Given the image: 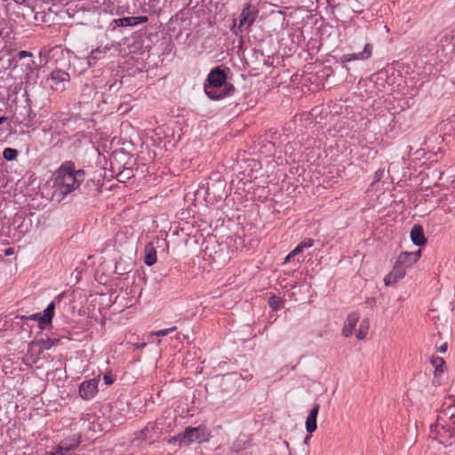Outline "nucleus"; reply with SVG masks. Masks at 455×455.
Listing matches in <instances>:
<instances>
[{"label":"nucleus","instance_id":"1","mask_svg":"<svg viewBox=\"0 0 455 455\" xmlns=\"http://www.w3.org/2000/svg\"><path fill=\"white\" fill-rule=\"evenodd\" d=\"M84 180V172L76 170L72 162H66L55 172L53 188L55 193L64 196L76 190Z\"/></svg>","mask_w":455,"mask_h":455},{"label":"nucleus","instance_id":"2","mask_svg":"<svg viewBox=\"0 0 455 455\" xmlns=\"http://www.w3.org/2000/svg\"><path fill=\"white\" fill-rule=\"evenodd\" d=\"M431 433L440 443L452 444L450 441L455 438V405H449L439 412L435 424L431 426Z\"/></svg>","mask_w":455,"mask_h":455},{"label":"nucleus","instance_id":"3","mask_svg":"<svg viewBox=\"0 0 455 455\" xmlns=\"http://www.w3.org/2000/svg\"><path fill=\"white\" fill-rule=\"evenodd\" d=\"M226 74L220 68L212 69L204 85L206 95L212 100H220L227 95Z\"/></svg>","mask_w":455,"mask_h":455},{"label":"nucleus","instance_id":"4","mask_svg":"<svg viewBox=\"0 0 455 455\" xmlns=\"http://www.w3.org/2000/svg\"><path fill=\"white\" fill-rule=\"evenodd\" d=\"M209 438V433L203 427H187L184 432L179 435L174 440H178L180 444H190L192 443H203Z\"/></svg>","mask_w":455,"mask_h":455},{"label":"nucleus","instance_id":"5","mask_svg":"<svg viewBox=\"0 0 455 455\" xmlns=\"http://www.w3.org/2000/svg\"><path fill=\"white\" fill-rule=\"evenodd\" d=\"M48 81L52 89L63 91L66 84L69 81V74L66 71L56 69L51 73Z\"/></svg>","mask_w":455,"mask_h":455},{"label":"nucleus","instance_id":"6","mask_svg":"<svg viewBox=\"0 0 455 455\" xmlns=\"http://www.w3.org/2000/svg\"><path fill=\"white\" fill-rule=\"evenodd\" d=\"M100 379L94 378L82 382L79 386V395L84 400L92 399L98 392Z\"/></svg>","mask_w":455,"mask_h":455},{"label":"nucleus","instance_id":"7","mask_svg":"<svg viewBox=\"0 0 455 455\" xmlns=\"http://www.w3.org/2000/svg\"><path fill=\"white\" fill-rule=\"evenodd\" d=\"M55 309V302L52 301L48 304L47 307L44 310V314H33L28 319L35 320L38 322V325L40 329H44V327L52 323V317L54 315Z\"/></svg>","mask_w":455,"mask_h":455},{"label":"nucleus","instance_id":"8","mask_svg":"<svg viewBox=\"0 0 455 455\" xmlns=\"http://www.w3.org/2000/svg\"><path fill=\"white\" fill-rule=\"evenodd\" d=\"M79 441L74 439L72 441H62L59 446L51 452H47L44 455H76L74 450L78 446Z\"/></svg>","mask_w":455,"mask_h":455},{"label":"nucleus","instance_id":"9","mask_svg":"<svg viewBox=\"0 0 455 455\" xmlns=\"http://www.w3.org/2000/svg\"><path fill=\"white\" fill-rule=\"evenodd\" d=\"M405 274V267H403L396 261L391 272L385 276L384 283L387 286L394 285L397 281L404 277Z\"/></svg>","mask_w":455,"mask_h":455},{"label":"nucleus","instance_id":"10","mask_svg":"<svg viewBox=\"0 0 455 455\" xmlns=\"http://www.w3.org/2000/svg\"><path fill=\"white\" fill-rule=\"evenodd\" d=\"M372 53V46L370 44L364 45L363 51L357 53H347L341 57L342 62H350L354 60H364L369 59Z\"/></svg>","mask_w":455,"mask_h":455},{"label":"nucleus","instance_id":"11","mask_svg":"<svg viewBox=\"0 0 455 455\" xmlns=\"http://www.w3.org/2000/svg\"><path fill=\"white\" fill-rule=\"evenodd\" d=\"M421 256L420 251H415V252H402L398 258L397 262L402 265L403 267H405V269L411 267L412 265H414L419 259Z\"/></svg>","mask_w":455,"mask_h":455},{"label":"nucleus","instance_id":"12","mask_svg":"<svg viewBox=\"0 0 455 455\" xmlns=\"http://www.w3.org/2000/svg\"><path fill=\"white\" fill-rule=\"evenodd\" d=\"M359 314L355 312H353L347 315L344 326L342 328V335L345 338L352 336L355 327L356 326L359 321Z\"/></svg>","mask_w":455,"mask_h":455},{"label":"nucleus","instance_id":"13","mask_svg":"<svg viewBox=\"0 0 455 455\" xmlns=\"http://www.w3.org/2000/svg\"><path fill=\"white\" fill-rule=\"evenodd\" d=\"M148 20L147 16L124 17L114 20L117 27H134L136 25L146 23Z\"/></svg>","mask_w":455,"mask_h":455},{"label":"nucleus","instance_id":"14","mask_svg":"<svg viewBox=\"0 0 455 455\" xmlns=\"http://www.w3.org/2000/svg\"><path fill=\"white\" fill-rule=\"evenodd\" d=\"M319 409H320V405L318 403H315L310 410V411L307 415V418L306 419L305 426H306L307 431L309 434L315 431V429L317 427L316 419H317V415L319 412Z\"/></svg>","mask_w":455,"mask_h":455},{"label":"nucleus","instance_id":"15","mask_svg":"<svg viewBox=\"0 0 455 455\" xmlns=\"http://www.w3.org/2000/svg\"><path fill=\"white\" fill-rule=\"evenodd\" d=\"M410 236L411 242L417 246H422L427 243L423 228L419 225H414L412 227Z\"/></svg>","mask_w":455,"mask_h":455},{"label":"nucleus","instance_id":"16","mask_svg":"<svg viewBox=\"0 0 455 455\" xmlns=\"http://www.w3.org/2000/svg\"><path fill=\"white\" fill-rule=\"evenodd\" d=\"M255 20V14L251 12L250 5L248 4L245 8H243L241 13L240 19V28H249Z\"/></svg>","mask_w":455,"mask_h":455},{"label":"nucleus","instance_id":"17","mask_svg":"<svg viewBox=\"0 0 455 455\" xmlns=\"http://www.w3.org/2000/svg\"><path fill=\"white\" fill-rule=\"evenodd\" d=\"M144 251H145V259H144L145 264L148 266H153L157 260L156 251L153 243H147L145 245Z\"/></svg>","mask_w":455,"mask_h":455},{"label":"nucleus","instance_id":"18","mask_svg":"<svg viewBox=\"0 0 455 455\" xmlns=\"http://www.w3.org/2000/svg\"><path fill=\"white\" fill-rule=\"evenodd\" d=\"M108 51V47H103V48L99 47L97 49L92 50L88 58V66L93 65L96 60L103 58L107 54Z\"/></svg>","mask_w":455,"mask_h":455},{"label":"nucleus","instance_id":"19","mask_svg":"<svg viewBox=\"0 0 455 455\" xmlns=\"http://www.w3.org/2000/svg\"><path fill=\"white\" fill-rule=\"evenodd\" d=\"M59 342L58 339H41L40 341L36 343L30 344L31 347L33 346H38L40 349H50L52 346H55Z\"/></svg>","mask_w":455,"mask_h":455},{"label":"nucleus","instance_id":"20","mask_svg":"<svg viewBox=\"0 0 455 455\" xmlns=\"http://www.w3.org/2000/svg\"><path fill=\"white\" fill-rule=\"evenodd\" d=\"M368 331H369V323L367 320H363V322H361V323L359 325V329L356 332V338L358 339H364L368 333Z\"/></svg>","mask_w":455,"mask_h":455},{"label":"nucleus","instance_id":"21","mask_svg":"<svg viewBox=\"0 0 455 455\" xmlns=\"http://www.w3.org/2000/svg\"><path fill=\"white\" fill-rule=\"evenodd\" d=\"M3 156L8 161H12L18 156V151L14 148H6L3 152Z\"/></svg>","mask_w":455,"mask_h":455},{"label":"nucleus","instance_id":"22","mask_svg":"<svg viewBox=\"0 0 455 455\" xmlns=\"http://www.w3.org/2000/svg\"><path fill=\"white\" fill-rule=\"evenodd\" d=\"M268 303L269 306L275 310L280 309L283 307V300L276 296L270 297Z\"/></svg>","mask_w":455,"mask_h":455},{"label":"nucleus","instance_id":"23","mask_svg":"<svg viewBox=\"0 0 455 455\" xmlns=\"http://www.w3.org/2000/svg\"><path fill=\"white\" fill-rule=\"evenodd\" d=\"M175 331H176V327L173 326V327H171V328H166V329H163V330L152 332V333H150V335L151 336L164 337V336H166V335H168L170 333H172Z\"/></svg>","mask_w":455,"mask_h":455},{"label":"nucleus","instance_id":"24","mask_svg":"<svg viewBox=\"0 0 455 455\" xmlns=\"http://www.w3.org/2000/svg\"><path fill=\"white\" fill-rule=\"evenodd\" d=\"M433 364L435 366L436 371H443V366L444 364V361L441 357H437L432 361Z\"/></svg>","mask_w":455,"mask_h":455},{"label":"nucleus","instance_id":"25","mask_svg":"<svg viewBox=\"0 0 455 455\" xmlns=\"http://www.w3.org/2000/svg\"><path fill=\"white\" fill-rule=\"evenodd\" d=\"M384 174H385L384 169H379L378 171H376L373 175V182L379 181L384 177Z\"/></svg>","mask_w":455,"mask_h":455},{"label":"nucleus","instance_id":"26","mask_svg":"<svg viewBox=\"0 0 455 455\" xmlns=\"http://www.w3.org/2000/svg\"><path fill=\"white\" fill-rule=\"evenodd\" d=\"M299 244L305 250V249L310 248L314 245V240L311 238H307V239L304 240L303 242H301Z\"/></svg>","mask_w":455,"mask_h":455},{"label":"nucleus","instance_id":"27","mask_svg":"<svg viewBox=\"0 0 455 455\" xmlns=\"http://www.w3.org/2000/svg\"><path fill=\"white\" fill-rule=\"evenodd\" d=\"M304 251V249L301 247V245L299 243L291 251V255H298Z\"/></svg>","mask_w":455,"mask_h":455},{"label":"nucleus","instance_id":"28","mask_svg":"<svg viewBox=\"0 0 455 455\" xmlns=\"http://www.w3.org/2000/svg\"><path fill=\"white\" fill-rule=\"evenodd\" d=\"M31 56H32V53L29 52H27V51H20L18 53V57L20 60L26 58V57H31Z\"/></svg>","mask_w":455,"mask_h":455},{"label":"nucleus","instance_id":"29","mask_svg":"<svg viewBox=\"0 0 455 455\" xmlns=\"http://www.w3.org/2000/svg\"><path fill=\"white\" fill-rule=\"evenodd\" d=\"M103 379H104L105 384H107V385H110L114 382V379L110 374H106Z\"/></svg>","mask_w":455,"mask_h":455},{"label":"nucleus","instance_id":"30","mask_svg":"<svg viewBox=\"0 0 455 455\" xmlns=\"http://www.w3.org/2000/svg\"><path fill=\"white\" fill-rule=\"evenodd\" d=\"M154 427H146L145 429L142 431V434L144 435L145 438H148L147 433L149 432L150 429H153Z\"/></svg>","mask_w":455,"mask_h":455},{"label":"nucleus","instance_id":"31","mask_svg":"<svg viewBox=\"0 0 455 455\" xmlns=\"http://www.w3.org/2000/svg\"><path fill=\"white\" fill-rule=\"evenodd\" d=\"M438 350H439V352H441V353H444V352L447 350V344H446V343L443 344V345L439 347V349H438Z\"/></svg>","mask_w":455,"mask_h":455},{"label":"nucleus","instance_id":"32","mask_svg":"<svg viewBox=\"0 0 455 455\" xmlns=\"http://www.w3.org/2000/svg\"><path fill=\"white\" fill-rule=\"evenodd\" d=\"M295 255H291V252L286 256V258L284 259V261H283V264L287 263L288 261H290V259L294 257Z\"/></svg>","mask_w":455,"mask_h":455},{"label":"nucleus","instance_id":"33","mask_svg":"<svg viewBox=\"0 0 455 455\" xmlns=\"http://www.w3.org/2000/svg\"><path fill=\"white\" fill-rule=\"evenodd\" d=\"M310 437H311V435H307V436L305 438V440H304V443H305V444H307V445L308 444V442H309V440H310Z\"/></svg>","mask_w":455,"mask_h":455},{"label":"nucleus","instance_id":"34","mask_svg":"<svg viewBox=\"0 0 455 455\" xmlns=\"http://www.w3.org/2000/svg\"><path fill=\"white\" fill-rule=\"evenodd\" d=\"M12 253V249L9 248L5 251V255H11Z\"/></svg>","mask_w":455,"mask_h":455},{"label":"nucleus","instance_id":"35","mask_svg":"<svg viewBox=\"0 0 455 455\" xmlns=\"http://www.w3.org/2000/svg\"><path fill=\"white\" fill-rule=\"evenodd\" d=\"M16 4H21L24 3L25 0H13Z\"/></svg>","mask_w":455,"mask_h":455},{"label":"nucleus","instance_id":"36","mask_svg":"<svg viewBox=\"0 0 455 455\" xmlns=\"http://www.w3.org/2000/svg\"><path fill=\"white\" fill-rule=\"evenodd\" d=\"M4 120H5L4 116L0 117V124H3Z\"/></svg>","mask_w":455,"mask_h":455},{"label":"nucleus","instance_id":"37","mask_svg":"<svg viewBox=\"0 0 455 455\" xmlns=\"http://www.w3.org/2000/svg\"><path fill=\"white\" fill-rule=\"evenodd\" d=\"M2 34H3V32H2V30L0 29V36H2Z\"/></svg>","mask_w":455,"mask_h":455}]
</instances>
